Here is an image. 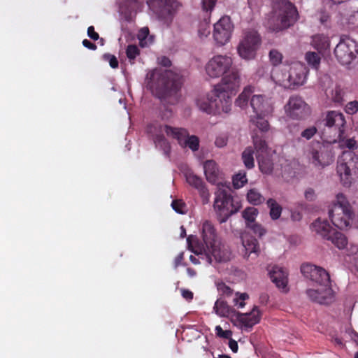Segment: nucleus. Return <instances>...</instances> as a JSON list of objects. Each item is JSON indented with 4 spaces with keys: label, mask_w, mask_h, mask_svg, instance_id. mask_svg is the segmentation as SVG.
<instances>
[{
    "label": "nucleus",
    "mask_w": 358,
    "mask_h": 358,
    "mask_svg": "<svg viewBox=\"0 0 358 358\" xmlns=\"http://www.w3.org/2000/svg\"><path fill=\"white\" fill-rule=\"evenodd\" d=\"M240 87V76L236 70L231 69L224 76L220 83L216 85L210 94L196 100L199 108L210 115L228 113L231 110V96Z\"/></svg>",
    "instance_id": "obj_1"
},
{
    "label": "nucleus",
    "mask_w": 358,
    "mask_h": 358,
    "mask_svg": "<svg viewBox=\"0 0 358 358\" xmlns=\"http://www.w3.org/2000/svg\"><path fill=\"white\" fill-rule=\"evenodd\" d=\"M147 87L161 100L178 103L183 83L182 76L171 70L154 69L146 76Z\"/></svg>",
    "instance_id": "obj_2"
},
{
    "label": "nucleus",
    "mask_w": 358,
    "mask_h": 358,
    "mask_svg": "<svg viewBox=\"0 0 358 358\" xmlns=\"http://www.w3.org/2000/svg\"><path fill=\"white\" fill-rule=\"evenodd\" d=\"M148 131L152 134L156 146L159 148L167 157L170 156L171 147L170 143L163 135V131L169 137L176 139L182 148H189L193 152L197 151L199 148V137L195 135L189 136L188 131L184 128L173 127L156 123L150 124L148 127Z\"/></svg>",
    "instance_id": "obj_3"
},
{
    "label": "nucleus",
    "mask_w": 358,
    "mask_h": 358,
    "mask_svg": "<svg viewBox=\"0 0 358 358\" xmlns=\"http://www.w3.org/2000/svg\"><path fill=\"white\" fill-rule=\"evenodd\" d=\"M298 19L299 13L294 3L289 0H276L273 3L267 27L272 31L279 32L293 26Z\"/></svg>",
    "instance_id": "obj_4"
},
{
    "label": "nucleus",
    "mask_w": 358,
    "mask_h": 358,
    "mask_svg": "<svg viewBox=\"0 0 358 358\" xmlns=\"http://www.w3.org/2000/svg\"><path fill=\"white\" fill-rule=\"evenodd\" d=\"M250 103L255 113L250 116V120L251 124L255 127L252 130V134L255 131L260 135L267 134L270 125L266 117L272 113L273 106L262 95H253Z\"/></svg>",
    "instance_id": "obj_5"
},
{
    "label": "nucleus",
    "mask_w": 358,
    "mask_h": 358,
    "mask_svg": "<svg viewBox=\"0 0 358 358\" xmlns=\"http://www.w3.org/2000/svg\"><path fill=\"white\" fill-rule=\"evenodd\" d=\"M329 216L336 227L345 229L350 227L354 217V213L343 194L336 195V203L329 210Z\"/></svg>",
    "instance_id": "obj_6"
},
{
    "label": "nucleus",
    "mask_w": 358,
    "mask_h": 358,
    "mask_svg": "<svg viewBox=\"0 0 358 358\" xmlns=\"http://www.w3.org/2000/svg\"><path fill=\"white\" fill-rule=\"evenodd\" d=\"M252 138L261 172L264 174H271L273 170V163L269 157L270 149L266 141L267 134L260 135L255 131Z\"/></svg>",
    "instance_id": "obj_7"
},
{
    "label": "nucleus",
    "mask_w": 358,
    "mask_h": 358,
    "mask_svg": "<svg viewBox=\"0 0 358 358\" xmlns=\"http://www.w3.org/2000/svg\"><path fill=\"white\" fill-rule=\"evenodd\" d=\"M241 206H234L230 189H223L219 185L218 190L215 192L214 208L219 214L220 222H226L231 215L238 212Z\"/></svg>",
    "instance_id": "obj_8"
},
{
    "label": "nucleus",
    "mask_w": 358,
    "mask_h": 358,
    "mask_svg": "<svg viewBox=\"0 0 358 358\" xmlns=\"http://www.w3.org/2000/svg\"><path fill=\"white\" fill-rule=\"evenodd\" d=\"M337 173L344 186H350L352 182V171L358 170V157L352 150L344 151L338 158Z\"/></svg>",
    "instance_id": "obj_9"
},
{
    "label": "nucleus",
    "mask_w": 358,
    "mask_h": 358,
    "mask_svg": "<svg viewBox=\"0 0 358 358\" xmlns=\"http://www.w3.org/2000/svg\"><path fill=\"white\" fill-rule=\"evenodd\" d=\"M358 45L349 36L342 35L339 43L334 49V54L338 61L343 65H347L356 57Z\"/></svg>",
    "instance_id": "obj_10"
},
{
    "label": "nucleus",
    "mask_w": 358,
    "mask_h": 358,
    "mask_svg": "<svg viewBox=\"0 0 358 358\" xmlns=\"http://www.w3.org/2000/svg\"><path fill=\"white\" fill-rule=\"evenodd\" d=\"M261 43V37L255 30L245 31L243 39L238 46V52L245 59L255 58L256 52Z\"/></svg>",
    "instance_id": "obj_11"
},
{
    "label": "nucleus",
    "mask_w": 358,
    "mask_h": 358,
    "mask_svg": "<svg viewBox=\"0 0 358 358\" xmlns=\"http://www.w3.org/2000/svg\"><path fill=\"white\" fill-rule=\"evenodd\" d=\"M232 64L231 57L227 55H216L206 64V71L211 78H219L229 71Z\"/></svg>",
    "instance_id": "obj_12"
},
{
    "label": "nucleus",
    "mask_w": 358,
    "mask_h": 358,
    "mask_svg": "<svg viewBox=\"0 0 358 358\" xmlns=\"http://www.w3.org/2000/svg\"><path fill=\"white\" fill-rule=\"evenodd\" d=\"M286 114L294 120H301L310 113L309 106L299 96H292L285 106Z\"/></svg>",
    "instance_id": "obj_13"
},
{
    "label": "nucleus",
    "mask_w": 358,
    "mask_h": 358,
    "mask_svg": "<svg viewBox=\"0 0 358 358\" xmlns=\"http://www.w3.org/2000/svg\"><path fill=\"white\" fill-rule=\"evenodd\" d=\"M206 256L208 262L224 263L231 260V252L229 248L220 241L206 247Z\"/></svg>",
    "instance_id": "obj_14"
},
{
    "label": "nucleus",
    "mask_w": 358,
    "mask_h": 358,
    "mask_svg": "<svg viewBox=\"0 0 358 358\" xmlns=\"http://www.w3.org/2000/svg\"><path fill=\"white\" fill-rule=\"evenodd\" d=\"M303 275L313 282L324 287L331 285L330 275L323 268L311 264H303L301 267Z\"/></svg>",
    "instance_id": "obj_15"
},
{
    "label": "nucleus",
    "mask_w": 358,
    "mask_h": 358,
    "mask_svg": "<svg viewBox=\"0 0 358 358\" xmlns=\"http://www.w3.org/2000/svg\"><path fill=\"white\" fill-rule=\"evenodd\" d=\"M234 25L229 16L221 17L214 24L213 38L220 45H224L230 40Z\"/></svg>",
    "instance_id": "obj_16"
},
{
    "label": "nucleus",
    "mask_w": 358,
    "mask_h": 358,
    "mask_svg": "<svg viewBox=\"0 0 358 358\" xmlns=\"http://www.w3.org/2000/svg\"><path fill=\"white\" fill-rule=\"evenodd\" d=\"M288 73L289 89L294 90L306 83L309 69L304 64L296 62L291 64Z\"/></svg>",
    "instance_id": "obj_17"
},
{
    "label": "nucleus",
    "mask_w": 358,
    "mask_h": 358,
    "mask_svg": "<svg viewBox=\"0 0 358 358\" xmlns=\"http://www.w3.org/2000/svg\"><path fill=\"white\" fill-rule=\"evenodd\" d=\"M310 159L314 166L324 168L333 163L334 157L331 150L322 146L311 151Z\"/></svg>",
    "instance_id": "obj_18"
},
{
    "label": "nucleus",
    "mask_w": 358,
    "mask_h": 358,
    "mask_svg": "<svg viewBox=\"0 0 358 358\" xmlns=\"http://www.w3.org/2000/svg\"><path fill=\"white\" fill-rule=\"evenodd\" d=\"M158 6L159 17L166 21H171L180 6V3L177 0H158Z\"/></svg>",
    "instance_id": "obj_19"
},
{
    "label": "nucleus",
    "mask_w": 358,
    "mask_h": 358,
    "mask_svg": "<svg viewBox=\"0 0 358 358\" xmlns=\"http://www.w3.org/2000/svg\"><path fill=\"white\" fill-rule=\"evenodd\" d=\"M269 276L277 287L285 292H287V273L282 267L273 266L269 271Z\"/></svg>",
    "instance_id": "obj_20"
},
{
    "label": "nucleus",
    "mask_w": 358,
    "mask_h": 358,
    "mask_svg": "<svg viewBox=\"0 0 358 358\" xmlns=\"http://www.w3.org/2000/svg\"><path fill=\"white\" fill-rule=\"evenodd\" d=\"M326 126L328 127H334L338 131V134L341 136L344 133L343 127L345 124V120L342 113L331 111L329 112L326 117Z\"/></svg>",
    "instance_id": "obj_21"
},
{
    "label": "nucleus",
    "mask_w": 358,
    "mask_h": 358,
    "mask_svg": "<svg viewBox=\"0 0 358 358\" xmlns=\"http://www.w3.org/2000/svg\"><path fill=\"white\" fill-rule=\"evenodd\" d=\"M201 236L206 248L215 244V242L219 241V238L213 224L209 222L206 221L202 225Z\"/></svg>",
    "instance_id": "obj_22"
},
{
    "label": "nucleus",
    "mask_w": 358,
    "mask_h": 358,
    "mask_svg": "<svg viewBox=\"0 0 358 358\" xmlns=\"http://www.w3.org/2000/svg\"><path fill=\"white\" fill-rule=\"evenodd\" d=\"M310 227L313 231H315L326 240L329 238V236L334 230L327 220H322L321 218H317L315 220Z\"/></svg>",
    "instance_id": "obj_23"
},
{
    "label": "nucleus",
    "mask_w": 358,
    "mask_h": 358,
    "mask_svg": "<svg viewBox=\"0 0 358 358\" xmlns=\"http://www.w3.org/2000/svg\"><path fill=\"white\" fill-rule=\"evenodd\" d=\"M288 76V71L281 69L280 67H273L271 71V78L272 80L285 89H289L290 87L291 84L287 78Z\"/></svg>",
    "instance_id": "obj_24"
},
{
    "label": "nucleus",
    "mask_w": 358,
    "mask_h": 358,
    "mask_svg": "<svg viewBox=\"0 0 358 358\" xmlns=\"http://www.w3.org/2000/svg\"><path fill=\"white\" fill-rule=\"evenodd\" d=\"M260 311L257 306H254L249 313L241 314L239 320L245 327H252L260 321Z\"/></svg>",
    "instance_id": "obj_25"
},
{
    "label": "nucleus",
    "mask_w": 358,
    "mask_h": 358,
    "mask_svg": "<svg viewBox=\"0 0 358 358\" xmlns=\"http://www.w3.org/2000/svg\"><path fill=\"white\" fill-rule=\"evenodd\" d=\"M204 173L207 180L213 184L217 182L218 177V169L213 160H207L203 165Z\"/></svg>",
    "instance_id": "obj_26"
},
{
    "label": "nucleus",
    "mask_w": 358,
    "mask_h": 358,
    "mask_svg": "<svg viewBox=\"0 0 358 358\" xmlns=\"http://www.w3.org/2000/svg\"><path fill=\"white\" fill-rule=\"evenodd\" d=\"M213 309L216 314L220 317H228L234 313L233 309L222 297L217 299L215 301Z\"/></svg>",
    "instance_id": "obj_27"
},
{
    "label": "nucleus",
    "mask_w": 358,
    "mask_h": 358,
    "mask_svg": "<svg viewBox=\"0 0 358 358\" xmlns=\"http://www.w3.org/2000/svg\"><path fill=\"white\" fill-rule=\"evenodd\" d=\"M327 241H331V243L339 250L345 248L348 243L347 237L336 229L334 230L329 236V238H327Z\"/></svg>",
    "instance_id": "obj_28"
},
{
    "label": "nucleus",
    "mask_w": 358,
    "mask_h": 358,
    "mask_svg": "<svg viewBox=\"0 0 358 358\" xmlns=\"http://www.w3.org/2000/svg\"><path fill=\"white\" fill-rule=\"evenodd\" d=\"M186 180L188 184L198 189L202 196L208 193V189L205 187L203 181L199 176L193 173H188L186 176Z\"/></svg>",
    "instance_id": "obj_29"
},
{
    "label": "nucleus",
    "mask_w": 358,
    "mask_h": 358,
    "mask_svg": "<svg viewBox=\"0 0 358 358\" xmlns=\"http://www.w3.org/2000/svg\"><path fill=\"white\" fill-rule=\"evenodd\" d=\"M312 45L318 51L325 50L330 45V41L327 36L324 34H316L313 36Z\"/></svg>",
    "instance_id": "obj_30"
},
{
    "label": "nucleus",
    "mask_w": 358,
    "mask_h": 358,
    "mask_svg": "<svg viewBox=\"0 0 358 358\" xmlns=\"http://www.w3.org/2000/svg\"><path fill=\"white\" fill-rule=\"evenodd\" d=\"M268 208H269V215L273 220L280 218L282 208L281 206L273 199H269L266 201Z\"/></svg>",
    "instance_id": "obj_31"
},
{
    "label": "nucleus",
    "mask_w": 358,
    "mask_h": 358,
    "mask_svg": "<svg viewBox=\"0 0 358 358\" xmlns=\"http://www.w3.org/2000/svg\"><path fill=\"white\" fill-rule=\"evenodd\" d=\"M253 92V88L251 86H247L244 88L243 91L236 99V106L244 108L248 106V100Z\"/></svg>",
    "instance_id": "obj_32"
},
{
    "label": "nucleus",
    "mask_w": 358,
    "mask_h": 358,
    "mask_svg": "<svg viewBox=\"0 0 358 358\" xmlns=\"http://www.w3.org/2000/svg\"><path fill=\"white\" fill-rule=\"evenodd\" d=\"M327 287H322L320 289H308L306 290L308 296L313 301L319 303H323L325 301L324 291Z\"/></svg>",
    "instance_id": "obj_33"
},
{
    "label": "nucleus",
    "mask_w": 358,
    "mask_h": 358,
    "mask_svg": "<svg viewBox=\"0 0 358 358\" xmlns=\"http://www.w3.org/2000/svg\"><path fill=\"white\" fill-rule=\"evenodd\" d=\"M254 150L252 147L246 148L242 153V159L247 169H252L255 166Z\"/></svg>",
    "instance_id": "obj_34"
},
{
    "label": "nucleus",
    "mask_w": 358,
    "mask_h": 358,
    "mask_svg": "<svg viewBox=\"0 0 358 358\" xmlns=\"http://www.w3.org/2000/svg\"><path fill=\"white\" fill-rule=\"evenodd\" d=\"M248 201L253 205H259L264 201V197L255 189H251L247 194Z\"/></svg>",
    "instance_id": "obj_35"
},
{
    "label": "nucleus",
    "mask_w": 358,
    "mask_h": 358,
    "mask_svg": "<svg viewBox=\"0 0 358 358\" xmlns=\"http://www.w3.org/2000/svg\"><path fill=\"white\" fill-rule=\"evenodd\" d=\"M305 59L307 63L313 69L318 70L320 64L321 58L317 53L315 52H308L306 53Z\"/></svg>",
    "instance_id": "obj_36"
},
{
    "label": "nucleus",
    "mask_w": 358,
    "mask_h": 358,
    "mask_svg": "<svg viewBox=\"0 0 358 358\" xmlns=\"http://www.w3.org/2000/svg\"><path fill=\"white\" fill-rule=\"evenodd\" d=\"M258 215V210L254 207H248L242 213L243 217L245 219L246 226L249 223L255 222L257 215Z\"/></svg>",
    "instance_id": "obj_37"
},
{
    "label": "nucleus",
    "mask_w": 358,
    "mask_h": 358,
    "mask_svg": "<svg viewBox=\"0 0 358 358\" xmlns=\"http://www.w3.org/2000/svg\"><path fill=\"white\" fill-rule=\"evenodd\" d=\"M268 57L273 67H278V66L282 62L283 58L282 54L275 49L270 50Z\"/></svg>",
    "instance_id": "obj_38"
},
{
    "label": "nucleus",
    "mask_w": 358,
    "mask_h": 358,
    "mask_svg": "<svg viewBox=\"0 0 358 358\" xmlns=\"http://www.w3.org/2000/svg\"><path fill=\"white\" fill-rule=\"evenodd\" d=\"M247 182L248 179L245 172H240L233 177V185L236 189H239L243 187V185L247 183Z\"/></svg>",
    "instance_id": "obj_39"
},
{
    "label": "nucleus",
    "mask_w": 358,
    "mask_h": 358,
    "mask_svg": "<svg viewBox=\"0 0 358 358\" xmlns=\"http://www.w3.org/2000/svg\"><path fill=\"white\" fill-rule=\"evenodd\" d=\"M243 245L245 248V250L249 252V254L255 253L257 255L259 252V244L258 241L255 238H252L250 240L247 241L246 243L243 242Z\"/></svg>",
    "instance_id": "obj_40"
},
{
    "label": "nucleus",
    "mask_w": 358,
    "mask_h": 358,
    "mask_svg": "<svg viewBox=\"0 0 358 358\" xmlns=\"http://www.w3.org/2000/svg\"><path fill=\"white\" fill-rule=\"evenodd\" d=\"M343 134L341 136L338 134V138L340 143V147L344 148H347L349 149H354L356 148V141L353 138H348L345 139V138L343 137Z\"/></svg>",
    "instance_id": "obj_41"
},
{
    "label": "nucleus",
    "mask_w": 358,
    "mask_h": 358,
    "mask_svg": "<svg viewBox=\"0 0 358 358\" xmlns=\"http://www.w3.org/2000/svg\"><path fill=\"white\" fill-rule=\"evenodd\" d=\"M346 24L349 29L358 27V12L353 11L346 19Z\"/></svg>",
    "instance_id": "obj_42"
},
{
    "label": "nucleus",
    "mask_w": 358,
    "mask_h": 358,
    "mask_svg": "<svg viewBox=\"0 0 358 358\" xmlns=\"http://www.w3.org/2000/svg\"><path fill=\"white\" fill-rule=\"evenodd\" d=\"M236 296L233 299L234 305L238 308H243L245 305V300L249 298L248 294L246 293H236Z\"/></svg>",
    "instance_id": "obj_43"
},
{
    "label": "nucleus",
    "mask_w": 358,
    "mask_h": 358,
    "mask_svg": "<svg viewBox=\"0 0 358 358\" xmlns=\"http://www.w3.org/2000/svg\"><path fill=\"white\" fill-rule=\"evenodd\" d=\"M247 227L251 229L255 235L259 237H262L266 233V230L264 227L260 224L256 223L255 222L249 223Z\"/></svg>",
    "instance_id": "obj_44"
},
{
    "label": "nucleus",
    "mask_w": 358,
    "mask_h": 358,
    "mask_svg": "<svg viewBox=\"0 0 358 358\" xmlns=\"http://www.w3.org/2000/svg\"><path fill=\"white\" fill-rule=\"evenodd\" d=\"M171 206L176 213L180 214L185 213L186 204L182 200H173L171 203Z\"/></svg>",
    "instance_id": "obj_45"
},
{
    "label": "nucleus",
    "mask_w": 358,
    "mask_h": 358,
    "mask_svg": "<svg viewBox=\"0 0 358 358\" xmlns=\"http://www.w3.org/2000/svg\"><path fill=\"white\" fill-rule=\"evenodd\" d=\"M126 54L129 60H134L140 54V50L136 45H129L126 50Z\"/></svg>",
    "instance_id": "obj_46"
},
{
    "label": "nucleus",
    "mask_w": 358,
    "mask_h": 358,
    "mask_svg": "<svg viewBox=\"0 0 358 358\" xmlns=\"http://www.w3.org/2000/svg\"><path fill=\"white\" fill-rule=\"evenodd\" d=\"M219 292L224 296H231L233 294V289L224 282H219L217 285Z\"/></svg>",
    "instance_id": "obj_47"
},
{
    "label": "nucleus",
    "mask_w": 358,
    "mask_h": 358,
    "mask_svg": "<svg viewBox=\"0 0 358 358\" xmlns=\"http://www.w3.org/2000/svg\"><path fill=\"white\" fill-rule=\"evenodd\" d=\"M103 58L105 61L109 62V64L111 68L116 69L118 67L119 62L117 57L115 55L106 53L103 55Z\"/></svg>",
    "instance_id": "obj_48"
},
{
    "label": "nucleus",
    "mask_w": 358,
    "mask_h": 358,
    "mask_svg": "<svg viewBox=\"0 0 358 358\" xmlns=\"http://www.w3.org/2000/svg\"><path fill=\"white\" fill-rule=\"evenodd\" d=\"M317 128L314 126L308 127L301 132V136L306 140H309L313 137V136L317 133Z\"/></svg>",
    "instance_id": "obj_49"
},
{
    "label": "nucleus",
    "mask_w": 358,
    "mask_h": 358,
    "mask_svg": "<svg viewBox=\"0 0 358 358\" xmlns=\"http://www.w3.org/2000/svg\"><path fill=\"white\" fill-rule=\"evenodd\" d=\"M215 333L218 337L223 338H227V339L230 338L232 335L231 331H230V330L224 331L220 325H217L215 327Z\"/></svg>",
    "instance_id": "obj_50"
},
{
    "label": "nucleus",
    "mask_w": 358,
    "mask_h": 358,
    "mask_svg": "<svg viewBox=\"0 0 358 358\" xmlns=\"http://www.w3.org/2000/svg\"><path fill=\"white\" fill-rule=\"evenodd\" d=\"M201 2L203 9L208 12L211 11L213 9L217 0H202Z\"/></svg>",
    "instance_id": "obj_51"
},
{
    "label": "nucleus",
    "mask_w": 358,
    "mask_h": 358,
    "mask_svg": "<svg viewBox=\"0 0 358 358\" xmlns=\"http://www.w3.org/2000/svg\"><path fill=\"white\" fill-rule=\"evenodd\" d=\"M346 112L349 114H354L358 111V102L357 101L349 102L346 105Z\"/></svg>",
    "instance_id": "obj_52"
},
{
    "label": "nucleus",
    "mask_w": 358,
    "mask_h": 358,
    "mask_svg": "<svg viewBox=\"0 0 358 358\" xmlns=\"http://www.w3.org/2000/svg\"><path fill=\"white\" fill-rule=\"evenodd\" d=\"M343 90L340 87H336L334 94H333V99L336 102H341L343 101Z\"/></svg>",
    "instance_id": "obj_53"
},
{
    "label": "nucleus",
    "mask_w": 358,
    "mask_h": 358,
    "mask_svg": "<svg viewBox=\"0 0 358 358\" xmlns=\"http://www.w3.org/2000/svg\"><path fill=\"white\" fill-rule=\"evenodd\" d=\"M87 35L91 39L94 41H96L99 38V34L95 31L94 27L93 26H90L88 27Z\"/></svg>",
    "instance_id": "obj_54"
},
{
    "label": "nucleus",
    "mask_w": 358,
    "mask_h": 358,
    "mask_svg": "<svg viewBox=\"0 0 358 358\" xmlns=\"http://www.w3.org/2000/svg\"><path fill=\"white\" fill-rule=\"evenodd\" d=\"M181 294L182 297L187 301L192 300L193 299V292L189 289H182L181 290Z\"/></svg>",
    "instance_id": "obj_55"
},
{
    "label": "nucleus",
    "mask_w": 358,
    "mask_h": 358,
    "mask_svg": "<svg viewBox=\"0 0 358 358\" xmlns=\"http://www.w3.org/2000/svg\"><path fill=\"white\" fill-rule=\"evenodd\" d=\"M184 259V253H179L174 259V267L177 268L182 264V262Z\"/></svg>",
    "instance_id": "obj_56"
},
{
    "label": "nucleus",
    "mask_w": 358,
    "mask_h": 358,
    "mask_svg": "<svg viewBox=\"0 0 358 358\" xmlns=\"http://www.w3.org/2000/svg\"><path fill=\"white\" fill-rule=\"evenodd\" d=\"M83 45L85 48H88L90 50H95L96 49V48H97L96 44L92 43L91 41H90L87 39H84L83 41Z\"/></svg>",
    "instance_id": "obj_57"
},
{
    "label": "nucleus",
    "mask_w": 358,
    "mask_h": 358,
    "mask_svg": "<svg viewBox=\"0 0 358 358\" xmlns=\"http://www.w3.org/2000/svg\"><path fill=\"white\" fill-rule=\"evenodd\" d=\"M305 197L307 200L313 201L315 199V192L313 189L309 188L305 192Z\"/></svg>",
    "instance_id": "obj_58"
},
{
    "label": "nucleus",
    "mask_w": 358,
    "mask_h": 358,
    "mask_svg": "<svg viewBox=\"0 0 358 358\" xmlns=\"http://www.w3.org/2000/svg\"><path fill=\"white\" fill-rule=\"evenodd\" d=\"M215 144L217 147L222 148L227 145V140L222 137L217 138L215 141Z\"/></svg>",
    "instance_id": "obj_59"
},
{
    "label": "nucleus",
    "mask_w": 358,
    "mask_h": 358,
    "mask_svg": "<svg viewBox=\"0 0 358 358\" xmlns=\"http://www.w3.org/2000/svg\"><path fill=\"white\" fill-rule=\"evenodd\" d=\"M229 339L230 340L229 341V347L234 352H236L238 348L237 342L231 338Z\"/></svg>",
    "instance_id": "obj_60"
},
{
    "label": "nucleus",
    "mask_w": 358,
    "mask_h": 358,
    "mask_svg": "<svg viewBox=\"0 0 358 358\" xmlns=\"http://www.w3.org/2000/svg\"><path fill=\"white\" fill-rule=\"evenodd\" d=\"M148 34H149V29H148V27H144V28H142V29H141L140 35H141V36H143V37H142V38H141V45H142V46L143 45L142 44V43H143V40L144 38H145L148 36Z\"/></svg>",
    "instance_id": "obj_61"
},
{
    "label": "nucleus",
    "mask_w": 358,
    "mask_h": 358,
    "mask_svg": "<svg viewBox=\"0 0 358 358\" xmlns=\"http://www.w3.org/2000/svg\"><path fill=\"white\" fill-rule=\"evenodd\" d=\"M329 19V15L324 11L320 13V21L322 24H325Z\"/></svg>",
    "instance_id": "obj_62"
},
{
    "label": "nucleus",
    "mask_w": 358,
    "mask_h": 358,
    "mask_svg": "<svg viewBox=\"0 0 358 358\" xmlns=\"http://www.w3.org/2000/svg\"><path fill=\"white\" fill-rule=\"evenodd\" d=\"M291 218L294 221H299L302 218V215L300 212L292 211L291 213Z\"/></svg>",
    "instance_id": "obj_63"
},
{
    "label": "nucleus",
    "mask_w": 358,
    "mask_h": 358,
    "mask_svg": "<svg viewBox=\"0 0 358 358\" xmlns=\"http://www.w3.org/2000/svg\"><path fill=\"white\" fill-rule=\"evenodd\" d=\"M162 64L164 66H170L171 64V62L169 58L164 57L162 59Z\"/></svg>",
    "instance_id": "obj_64"
}]
</instances>
